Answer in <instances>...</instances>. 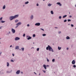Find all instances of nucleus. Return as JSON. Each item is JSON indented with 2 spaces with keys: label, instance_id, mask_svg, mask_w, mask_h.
Here are the masks:
<instances>
[{
  "label": "nucleus",
  "instance_id": "nucleus-1",
  "mask_svg": "<svg viewBox=\"0 0 76 76\" xmlns=\"http://www.w3.org/2000/svg\"><path fill=\"white\" fill-rule=\"evenodd\" d=\"M18 15H15L14 16H10V20H12L13 19H14L15 18L18 17Z\"/></svg>",
  "mask_w": 76,
  "mask_h": 76
},
{
  "label": "nucleus",
  "instance_id": "nucleus-2",
  "mask_svg": "<svg viewBox=\"0 0 76 76\" xmlns=\"http://www.w3.org/2000/svg\"><path fill=\"white\" fill-rule=\"evenodd\" d=\"M48 47H49L48 50L50 51H52V52H54V51L53 49H52V48H51L50 46L48 45Z\"/></svg>",
  "mask_w": 76,
  "mask_h": 76
},
{
  "label": "nucleus",
  "instance_id": "nucleus-3",
  "mask_svg": "<svg viewBox=\"0 0 76 76\" xmlns=\"http://www.w3.org/2000/svg\"><path fill=\"white\" fill-rule=\"evenodd\" d=\"M22 24V23L21 22H19L17 24H16V25H17L16 27V28H17L19 26V25H20L21 24Z\"/></svg>",
  "mask_w": 76,
  "mask_h": 76
},
{
  "label": "nucleus",
  "instance_id": "nucleus-4",
  "mask_svg": "<svg viewBox=\"0 0 76 76\" xmlns=\"http://www.w3.org/2000/svg\"><path fill=\"white\" fill-rule=\"evenodd\" d=\"M15 41H17V40H19L20 39V38L18 37H16L15 39Z\"/></svg>",
  "mask_w": 76,
  "mask_h": 76
},
{
  "label": "nucleus",
  "instance_id": "nucleus-5",
  "mask_svg": "<svg viewBox=\"0 0 76 76\" xmlns=\"http://www.w3.org/2000/svg\"><path fill=\"white\" fill-rule=\"evenodd\" d=\"M20 73V70H18L17 71L16 73L17 74H19Z\"/></svg>",
  "mask_w": 76,
  "mask_h": 76
},
{
  "label": "nucleus",
  "instance_id": "nucleus-6",
  "mask_svg": "<svg viewBox=\"0 0 76 76\" xmlns=\"http://www.w3.org/2000/svg\"><path fill=\"white\" fill-rule=\"evenodd\" d=\"M12 33H14L15 32V30L13 29V28L12 29Z\"/></svg>",
  "mask_w": 76,
  "mask_h": 76
},
{
  "label": "nucleus",
  "instance_id": "nucleus-7",
  "mask_svg": "<svg viewBox=\"0 0 76 76\" xmlns=\"http://www.w3.org/2000/svg\"><path fill=\"white\" fill-rule=\"evenodd\" d=\"M40 25V23H36L35 24V25L36 26H39Z\"/></svg>",
  "mask_w": 76,
  "mask_h": 76
},
{
  "label": "nucleus",
  "instance_id": "nucleus-8",
  "mask_svg": "<svg viewBox=\"0 0 76 76\" xmlns=\"http://www.w3.org/2000/svg\"><path fill=\"white\" fill-rule=\"evenodd\" d=\"M72 64H75V60H73L72 61Z\"/></svg>",
  "mask_w": 76,
  "mask_h": 76
},
{
  "label": "nucleus",
  "instance_id": "nucleus-9",
  "mask_svg": "<svg viewBox=\"0 0 76 76\" xmlns=\"http://www.w3.org/2000/svg\"><path fill=\"white\" fill-rule=\"evenodd\" d=\"M43 67H44V68L45 69H47V68H46V65H43Z\"/></svg>",
  "mask_w": 76,
  "mask_h": 76
},
{
  "label": "nucleus",
  "instance_id": "nucleus-10",
  "mask_svg": "<svg viewBox=\"0 0 76 76\" xmlns=\"http://www.w3.org/2000/svg\"><path fill=\"white\" fill-rule=\"evenodd\" d=\"M57 4L59 5L60 6H61L62 5L61 4L60 2H58L57 3Z\"/></svg>",
  "mask_w": 76,
  "mask_h": 76
},
{
  "label": "nucleus",
  "instance_id": "nucleus-11",
  "mask_svg": "<svg viewBox=\"0 0 76 76\" xmlns=\"http://www.w3.org/2000/svg\"><path fill=\"white\" fill-rule=\"evenodd\" d=\"M5 7H6V6H5V5H4L3 6V9H5Z\"/></svg>",
  "mask_w": 76,
  "mask_h": 76
},
{
  "label": "nucleus",
  "instance_id": "nucleus-12",
  "mask_svg": "<svg viewBox=\"0 0 76 76\" xmlns=\"http://www.w3.org/2000/svg\"><path fill=\"white\" fill-rule=\"evenodd\" d=\"M31 37H29L27 38V39L28 40H29V39H31Z\"/></svg>",
  "mask_w": 76,
  "mask_h": 76
},
{
  "label": "nucleus",
  "instance_id": "nucleus-13",
  "mask_svg": "<svg viewBox=\"0 0 76 76\" xmlns=\"http://www.w3.org/2000/svg\"><path fill=\"white\" fill-rule=\"evenodd\" d=\"M15 49H19V47L18 46H16L15 47Z\"/></svg>",
  "mask_w": 76,
  "mask_h": 76
},
{
  "label": "nucleus",
  "instance_id": "nucleus-14",
  "mask_svg": "<svg viewBox=\"0 0 76 76\" xmlns=\"http://www.w3.org/2000/svg\"><path fill=\"white\" fill-rule=\"evenodd\" d=\"M58 50H61V47L60 48V47L59 46H58Z\"/></svg>",
  "mask_w": 76,
  "mask_h": 76
},
{
  "label": "nucleus",
  "instance_id": "nucleus-15",
  "mask_svg": "<svg viewBox=\"0 0 76 76\" xmlns=\"http://www.w3.org/2000/svg\"><path fill=\"white\" fill-rule=\"evenodd\" d=\"M66 38L67 39H70V38L69 37L67 36L66 37Z\"/></svg>",
  "mask_w": 76,
  "mask_h": 76
},
{
  "label": "nucleus",
  "instance_id": "nucleus-16",
  "mask_svg": "<svg viewBox=\"0 0 76 76\" xmlns=\"http://www.w3.org/2000/svg\"><path fill=\"white\" fill-rule=\"evenodd\" d=\"M67 16V15H65L63 17V18H65V17H66V16Z\"/></svg>",
  "mask_w": 76,
  "mask_h": 76
},
{
  "label": "nucleus",
  "instance_id": "nucleus-17",
  "mask_svg": "<svg viewBox=\"0 0 76 76\" xmlns=\"http://www.w3.org/2000/svg\"><path fill=\"white\" fill-rule=\"evenodd\" d=\"M9 66V63L8 62L7 63V66L8 67Z\"/></svg>",
  "mask_w": 76,
  "mask_h": 76
},
{
  "label": "nucleus",
  "instance_id": "nucleus-18",
  "mask_svg": "<svg viewBox=\"0 0 76 76\" xmlns=\"http://www.w3.org/2000/svg\"><path fill=\"white\" fill-rule=\"evenodd\" d=\"M51 13L52 14H54L53 12V11H51Z\"/></svg>",
  "mask_w": 76,
  "mask_h": 76
},
{
  "label": "nucleus",
  "instance_id": "nucleus-19",
  "mask_svg": "<svg viewBox=\"0 0 76 76\" xmlns=\"http://www.w3.org/2000/svg\"><path fill=\"white\" fill-rule=\"evenodd\" d=\"M18 21V20H15V23H17V22Z\"/></svg>",
  "mask_w": 76,
  "mask_h": 76
},
{
  "label": "nucleus",
  "instance_id": "nucleus-20",
  "mask_svg": "<svg viewBox=\"0 0 76 76\" xmlns=\"http://www.w3.org/2000/svg\"><path fill=\"white\" fill-rule=\"evenodd\" d=\"M5 22V21H3V20L0 21V22L2 23H4Z\"/></svg>",
  "mask_w": 76,
  "mask_h": 76
},
{
  "label": "nucleus",
  "instance_id": "nucleus-21",
  "mask_svg": "<svg viewBox=\"0 0 76 76\" xmlns=\"http://www.w3.org/2000/svg\"><path fill=\"white\" fill-rule=\"evenodd\" d=\"M46 50H48V49H49V47H48H48H47V48H46Z\"/></svg>",
  "mask_w": 76,
  "mask_h": 76
},
{
  "label": "nucleus",
  "instance_id": "nucleus-22",
  "mask_svg": "<svg viewBox=\"0 0 76 76\" xmlns=\"http://www.w3.org/2000/svg\"><path fill=\"white\" fill-rule=\"evenodd\" d=\"M33 15H32L31 16V18L32 19H33Z\"/></svg>",
  "mask_w": 76,
  "mask_h": 76
},
{
  "label": "nucleus",
  "instance_id": "nucleus-23",
  "mask_svg": "<svg viewBox=\"0 0 76 76\" xmlns=\"http://www.w3.org/2000/svg\"><path fill=\"white\" fill-rule=\"evenodd\" d=\"M33 37H36V35H35V34H33Z\"/></svg>",
  "mask_w": 76,
  "mask_h": 76
},
{
  "label": "nucleus",
  "instance_id": "nucleus-24",
  "mask_svg": "<svg viewBox=\"0 0 76 76\" xmlns=\"http://www.w3.org/2000/svg\"><path fill=\"white\" fill-rule=\"evenodd\" d=\"M28 3H29L28 1H27V2H25V4H28Z\"/></svg>",
  "mask_w": 76,
  "mask_h": 76
},
{
  "label": "nucleus",
  "instance_id": "nucleus-25",
  "mask_svg": "<svg viewBox=\"0 0 76 76\" xmlns=\"http://www.w3.org/2000/svg\"><path fill=\"white\" fill-rule=\"evenodd\" d=\"M3 19V18L2 17H1L0 18V20H2V19Z\"/></svg>",
  "mask_w": 76,
  "mask_h": 76
},
{
  "label": "nucleus",
  "instance_id": "nucleus-26",
  "mask_svg": "<svg viewBox=\"0 0 76 76\" xmlns=\"http://www.w3.org/2000/svg\"><path fill=\"white\" fill-rule=\"evenodd\" d=\"M46 35L45 34H42V36H46Z\"/></svg>",
  "mask_w": 76,
  "mask_h": 76
},
{
  "label": "nucleus",
  "instance_id": "nucleus-27",
  "mask_svg": "<svg viewBox=\"0 0 76 76\" xmlns=\"http://www.w3.org/2000/svg\"><path fill=\"white\" fill-rule=\"evenodd\" d=\"M39 48H38L37 49V51H39Z\"/></svg>",
  "mask_w": 76,
  "mask_h": 76
},
{
  "label": "nucleus",
  "instance_id": "nucleus-28",
  "mask_svg": "<svg viewBox=\"0 0 76 76\" xmlns=\"http://www.w3.org/2000/svg\"><path fill=\"white\" fill-rule=\"evenodd\" d=\"M54 61H55V59H53L52 60V61L53 62H54Z\"/></svg>",
  "mask_w": 76,
  "mask_h": 76
},
{
  "label": "nucleus",
  "instance_id": "nucleus-29",
  "mask_svg": "<svg viewBox=\"0 0 76 76\" xmlns=\"http://www.w3.org/2000/svg\"><path fill=\"white\" fill-rule=\"evenodd\" d=\"M48 6H51V4H48Z\"/></svg>",
  "mask_w": 76,
  "mask_h": 76
},
{
  "label": "nucleus",
  "instance_id": "nucleus-30",
  "mask_svg": "<svg viewBox=\"0 0 76 76\" xmlns=\"http://www.w3.org/2000/svg\"><path fill=\"white\" fill-rule=\"evenodd\" d=\"M68 22L70 21H71V20H70V19H68Z\"/></svg>",
  "mask_w": 76,
  "mask_h": 76
},
{
  "label": "nucleus",
  "instance_id": "nucleus-31",
  "mask_svg": "<svg viewBox=\"0 0 76 76\" xmlns=\"http://www.w3.org/2000/svg\"><path fill=\"white\" fill-rule=\"evenodd\" d=\"M23 36L24 37L25 36V34H24L23 35Z\"/></svg>",
  "mask_w": 76,
  "mask_h": 76
},
{
  "label": "nucleus",
  "instance_id": "nucleus-32",
  "mask_svg": "<svg viewBox=\"0 0 76 76\" xmlns=\"http://www.w3.org/2000/svg\"><path fill=\"white\" fill-rule=\"evenodd\" d=\"M7 73H10V72H9V71H7Z\"/></svg>",
  "mask_w": 76,
  "mask_h": 76
},
{
  "label": "nucleus",
  "instance_id": "nucleus-33",
  "mask_svg": "<svg viewBox=\"0 0 76 76\" xmlns=\"http://www.w3.org/2000/svg\"><path fill=\"white\" fill-rule=\"evenodd\" d=\"M67 21V20H64V22H66Z\"/></svg>",
  "mask_w": 76,
  "mask_h": 76
},
{
  "label": "nucleus",
  "instance_id": "nucleus-34",
  "mask_svg": "<svg viewBox=\"0 0 76 76\" xmlns=\"http://www.w3.org/2000/svg\"><path fill=\"white\" fill-rule=\"evenodd\" d=\"M40 29H41V30H42L43 31H44V30L42 28H40Z\"/></svg>",
  "mask_w": 76,
  "mask_h": 76
},
{
  "label": "nucleus",
  "instance_id": "nucleus-35",
  "mask_svg": "<svg viewBox=\"0 0 76 76\" xmlns=\"http://www.w3.org/2000/svg\"><path fill=\"white\" fill-rule=\"evenodd\" d=\"M73 67H76V66L75 65H74L73 66Z\"/></svg>",
  "mask_w": 76,
  "mask_h": 76
},
{
  "label": "nucleus",
  "instance_id": "nucleus-36",
  "mask_svg": "<svg viewBox=\"0 0 76 76\" xmlns=\"http://www.w3.org/2000/svg\"><path fill=\"white\" fill-rule=\"evenodd\" d=\"M21 49H22L23 51L24 50V48H22Z\"/></svg>",
  "mask_w": 76,
  "mask_h": 76
},
{
  "label": "nucleus",
  "instance_id": "nucleus-37",
  "mask_svg": "<svg viewBox=\"0 0 76 76\" xmlns=\"http://www.w3.org/2000/svg\"><path fill=\"white\" fill-rule=\"evenodd\" d=\"M59 19H61V16H59Z\"/></svg>",
  "mask_w": 76,
  "mask_h": 76
},
{
  "label": "nucleus",
  "instance_id": "nucleus-38",
  "mask_svg": "<svg viewBox=\"0 0 76 76\" xmlns=\"http://www.w3.org/2000/svg\"><path fill=\"white\" fill-rule=\"evenodd\" d=\"M71 26L72 27H73V26H74L73 24H71Z\"/></svg>",
  "mask_w": 76,
  "mask_h": 76
},
{
  "label": "nucleus",
  "instance_id": "nucleus-39",
  "mask_svg": "<svg viewBox=\"0 0 76 76\" xmlns=\"http://www.w3.org/2000/svg\"><path fill=\"white\" fill-rule=\"evenodd\" d=\"M47 61H48V62H49V60L48 58H47Z\"/></svg>",
  "mask_w": 76,
  "mask_h": 76
},
{
  "label": "nucleus",
  "instance_id": "nucleus-40",
  "mask_svg": "<svg viewBox=\"0 0 76 76\" xmlns=\"http://www.w3.org/2000/svg\"><path fill=\"white\" fill-rule=\"evenodd\" d=\"M43 72H44V73H46V72L45 71H43Z\"/></svg>",
  "mask_w": 76,
  "mask_h": 76
},
{
  "label": "nucleus",
  "instance_id": "nucleus-41",
  "mask_svg": "<svg viewBox=\"0 0 76 76\" xmlns=\"http://www.w3.org/2000/svg\"><path fill=\"white\" fill-rule=\"evenodd\" d=\"M11 61H12V62H14V61H13V60H11Z\"/></svg>",
  "mask_w": 76,
  "mask_h": 76
},
{
  "label": "nucleus",
  "instance_id": "nucleus-42",
  "mask_svg": "<svg viewBox=\"0 0 76 76\" xmlns=\"http://www.w3.org/2000/svg\"><path fill=\"white\" fill-rule=\"evenodd\" d=\"M61 33V31H59L58 32V33H59V34H60V33Z\"/></svg>",
  "mask_w": 76,
  "mask_h": 76
},
{
  "label": "nucleus",
  "instance_id": "nucleus-43",
  "mask_svg": "<svg viewBox=\"0 0 76 76\" xmlns=\"http://www.w3.org/2000/svg\"><path fill=\"white\" fill-rule=\"evenodd\" d=\"M12 55L13 56H15L14 54H13H13H12Z\"/></svg>",
  "mask_w": 76,
  "mask_h": 76
},
{
  "label": "nucleus",
  "instance_id": "nucleus-44",
  "mask_svg": "<svg viewBox=\"0 0 76 76\" xmlns=\"http://www.w3.org/2000/svg\"><path fill=\"white\" fill-rule=\"evenodd\" d=\"M29 24H27V26H29Z\"/></svg>",
  "mask_w": 76,
  "mask_h": 76
},
{
  "label": "nucleus",
  "instance_id": "nucleus-45",
  "mask_svg": "<svg viewBox=\"0 0 76 76\" xmlns=\"http://www.w3.org/2000/svg\"><path fill=\"white\" fill-rule=\"evenodd\" d=\"M66 50H69V48H66Z\"/></svg>",
  "mask_w": 76,
  "mask_h": 76
},
{
  "label": "nucleus",
  "instance_id": "nucleus-46",
  "mask_svg": "<svg viewBox=\"0 0 76 76\" xmlns=\"http://www.w3.org/2000/svg\"><path fill=\"white\" fill-rule=\"evenodd\" d=\"M37 6H39V4H37Z\"/></svg>",
  "mask_w": 76,
  "mask_h": 76
},
{
  "label": "nucleus",
  "instance_id": "nucleus-47",
  "mask_svg": "<svg viewBox=\"0 0 76 76\" xmlns=\"http://www.w3.org/2000/svg\"><path fill=\"white\" fill-rule=\"evenodd\" d=\"M12 47V45H11L10 46V47Z\"/></svg>",
  "mask_w": 76,
  "mask_h": 76
},
{
  "label": "nucleus",
  "instance_id": "nucleus-48",
  "mask_svg": "<svg viewBox=\"0 0 76 76\" xmlns=\"http://www.w3.org/2000/svg\"><path fill=\"white\" fill-rule=\"evenodd\" d=\"M21 74H23V72H21Z\"/></svg>",
  "mask_w": 76,
  "mask_h": 76
},
{
  "label": "nucleus",
  "instance_id": "nucleus-49",
  "mask_svg": "<svg viewBox=\"0 0 76 76\" xmlns=\"http://www.w3.org/2000/svg\"><path fill=\"white\" fill-rule=\"evenodd\" d=\"M69 17L70 18H71V17H72V16L71 15H70V16H69Z\"/></svg>",
  "mask_w": 76,
  "mask_h": 76
},
{
  "label": "nucleus",
  "instance_id": "nucleus-50",
  "mask_svg": "<svg viewBox=\"0 0 76 76\" xmlns=\"http://www.w3.org/2000/svg\"><path fill=\"white\" fill-rule=\"evenodd\" d=\"M1 27H0V29H1Z\"/></svg>",
  "mask_w": 76,
  "mask_h": 76
},
{
  "label": "nucleus",
  "instance_id": "nucleus-51",
  "mask_svg": "<svg viewBox=\"0 0 76 76\" xmlns=\"http://www.w3.org/2000/svg\"><path fill=\"white\" fill-rule=\"evenodd\" d=\"M34 73H35L36 75H37V74L36 73V72H34Z\"/></svg>",
  "mask_w": 76,
  "mask_h": 76
},
{
  "label": "nucleus",
  "instance_id": "nucleus-52",
  "mask_svg": "<svg viewBox=\"0 0 76 76\" xmlns=\"http://www.w3.org/2000/svg\"><path fill=\"white\" fill-rule=\"evenodd\" d=\"M47 66H49L48 65H47Z\"/></svg>",
  "mask_w": 76,
  "mask_h": 76
},
{
  "label": "nucleus",
  "instance_id": "nucleus-53",
  "mask_svg": "<svg viewBox=\"0 0 76 76\" xmlns=\"http://www.w3.org/2000/svg\"><path fill=\"white\" fill-rule=\"evenodd\" d=\"M1 53L0 54V55H1Z\"/></svg>",
  "mask_w": 76,
  "mask_h": 76
},
{
  "label": "nucleus",
  "instance_id": "nucleus-54",
  "mask_svg": "<svg viewBox=\"0 0 76 76\" xmlns=\"http://www.w3.org/2000/svg\"><path fill=\"white\" fill-rule=\"evenodd\" d=\"M75 7H76V5H75Z\"/></svg>",
  "mask_w": 76,
  "mask_h": 76
},
{
  "label": "nucleus",
  "instance_id": "nucleus-55",
  "mask_svg": "<svg viewBox=\"0 0 76 76\" xmlns=\"http://www.w3.org/2000/svg\"><path fill=\"white\" fill-rule=\"evenodd\" d=\"M40 75V74H39V75Z\"/></svg>",
  "mask_w": 76,
  "mask_h": 76
},
{
  "label": "nucleus",
  "instance_id": "nucleus-56",
  "mask_svg": "<svg viewBox=\"0 0 76 76\" xmlns=\"http://www.w3.org/2000/svg\"><path fill=\"white\" fill-rule=\"evenodd\" d=\"M45 0H43V1H45Z\"/></svg>",
  "mask_w": 76,
  "mask_h": 76
},
{
  "label": "nucleus",
  "instance_id": "nucleus-57",
  "mask_svg": "<svg viewBox=\"0 0 76 76\" xmlns=\"http://www.w3.org/2000/svg\"><path fill=\"white\" fill-rule=\"evenodd\" d=\"M69 25H70V24H69Z\"/></svg>",
  "mask_w": 76,
  "mask_h": 76
},
{
  "label": "nucleus",
  "instance_id": "nucleus-58",
  "mask_svg": "<svg viewBox=\"0 0 76 76\" xmlns=\"http://www.w3.org/2000/svg\"><path fill=\"white\" fill-rule=\"evenodd\" d=\"M55 28H57V27H55Z\"/></svg>",
  "mask_w": 76,
  "mask_h": 76
},
{
  "label": "nucleus",
  "instance_id": "nucleus-59",
  "mask_svg": "<svg viewBox=\"0 0 76 76\" xmlns=\"http://www.w3.org/2000/svg\"><path fill=\"white\" fill-rule=\"evenodd\" d=\"M33 44H34V43H33Z\"/></svg>",
  "mask_w": 76,
  "mask_h": 76
},
{
  "label": "nucleus",
  "instance_id": "nucleus-60",
  "mask_svg": "<svg viewBox=\"0 0 76 76\" xmlns=\"http://www.w3.org/2000/svg\"><path fill=\"white\" fill-rule=\"evenodd\" d=\"M1 44V42H0V44Z\"/></svg>",
  "mask_w": 76,
  "mask_h": 76
},
{
  "label": "nucleus",
  "instance_id": "nucleus-61",
  "mask_svg": "<svg viewBox=\"0 0 76 76\" xmlns=\"http://www.w3.org/2000/svg\"><path fill=\"white\" fill-rule=\"evenodd\" d=\"M28 37V36H27V37Z\"/></svg>",
  "mask_w": 76,
  "mask_h": 76
},
{
  "label": "nucleus",
  "instance_id": "nucleus-62",
  "mask_svg": "<svg viewBox=\"0 0 76 76\" xmlns=\"http://www.w3.org/2000/svg\"><path fill=\"white\" fill-rule=\"evenodd\" d=\"M23 6H24V5H23Z\"/></svg>",
  "mask_w": 76,
  "mask_h": 76
}]
</instances>
